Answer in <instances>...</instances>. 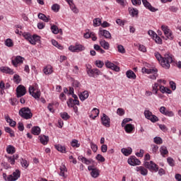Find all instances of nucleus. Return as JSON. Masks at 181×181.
Masks as SVG:
<instances>
[{"label": "nucleus", "mask_w": 181, "mask_h": 181, "mask_svg": "<svg viewBox=\"0 0 181 181\" xmlns=\"http://www.w3.org/2000/svg\"><path fill=\"white\" fill-rule=\"evenodd\" d=\"M21 177V171L19 170H16L13 174L6 175V173H3V179L5 181H16Z\"/></svg>", "instance_id": "nucleus-4"}, {"label": "nucleus", "mask_w": 181, "mask_h": 181, "mask_svg": "<svg viewBox=\"0 0 181 181\" xmlns=\"http://www.w3.org/2000/svg\"><path fill=\"white\" fill-rule=\"evenodd\" d=\"M159 111L163 115H165V117H175V113L173 111L167 110L165 106H161Z\"/></svg>", "instance_id": "nucleus-15"}, {"label": "nucleus", "mask_w": 181, "mask_h": 181, "mask_svg": "<svg viewBox=\"0 0 181 181\" xmlns=\"http://www.w3.org/2000/svg\"><path fill=\"white\" fill-rule=\"evenodd\" d=\"M42 71L45 76H50L53 74V66L52 65H47L44 66Z\"/></svg>", "instance_id": "nucleus-18"}, {"label": "nucleus", "mask_w": 181, "mask_h": 181, "mask_svg": "<svg viewBox=\"0 0 181 181\" xmlns=\"http://www.w3.org/2000/svg\"><path fill=\"white\" fill-rule=\"evenodd\" d=\"M40 127L36 126V127H33L32 128V134H33V135H39L40 134Z\"/></svg>", "instance_id": "nucleus-36"}, {"label": "nucleus", "mask_w": 181, "mask_h": 181, "mask_svg": "<svg viewBox=\"0 0 181 181\" xmlns=\"http://www.w3.org/2000/svg\"><path fill=\"white\" fill-rule=\"evenodd\" d=\"M51 30L54 35H57V33L59 32V28L54 25L51 26Z\"/></svg>", "instance_id": "nucleus-47"}, {"label": "nucleus", "mask_w": 181, "mask_h": 181, "mask_svg": "<svg viewBox=\"0 0 181 181\" xmlns=\"http://www.w3.org/2000/svg\"><path fill=\"white\" fill-rule=\"evenodd\" d=\"M70 8L71 9V11L74 12V13H78V8L76 7V6H74V4H70Z\"/></svg>", "instance_id": "nucleus-56"}, {"label": "nucleus", "mask_w": 181, "mask_h": 181, "mask_svg": "<svg viewBox=\"0 0 181 181\" xmlns=\"http://www.w3.org/2000/svg\"><path fill=\"white\" fill-rule=\"evenodd\" d=\"M6 158L10 165H15V161L19 158V156L16 154L11 156H6Z\"/></svg>", "instance_id": "nucleus-22"}, {"label": "nucleus", "mask_w": 181, "mask_h": 181, "mask_svg": "<svg viewBox=\"0 0 181 181\" xmlns=\"http://www.w3.org/2000/svg\"><path fill=\"white\" fill-rule=\"evenodd\" d=\"M100 45L105 49V50H108V49H110V44L105 40H101L100 41Z\"/></svg>", "instance_id": "nucleus-33"}, {"label": "nucleus", "mask_w": 181, "mask_h": 181, "mask_svg": "<svg viewBox=\"0 0 181 181\" xmlns=\"http://www.w3.org/2000/svg\"><path fill=\"white\" fill-rule=\"evenodd\" d=\"M124 127V131L127 133V134H131V132H132V131H134V125L131 124H126Z\"/></svg>", "instance_id": "nucleus-29"}, {"label": "nucleus", "mask_w": 181, "mask_h": 181, "mask_svg": "<svg viewBox=\"0 0 181 181\" xmlns=\"http://www.w3.org/2000/svg\"><path fill=\"white\" fill-rule=\"evenodd\" d=\"M167 162L170 166H175V160L172 157H168L167 158Z\"/></svg>", "instance_id": "nucleus-49"}, {"label": "nucleus", "mask_w": 181, "mask_h": 181, "mask_svg": "<svg viewBox=\"0 0 181 181\" xmlns=\"http://www.w3.org/2000/svg\"><path fill=\"white\" fill-rule=\"evenodd\" d=\"M29 93L35 100H39L40 98V90L36 89V87L30 86L28 89Z\"/></svg>", "instance_id": "nucleus-8"}, {"label": "nucleus", "mask_w": 181, "mask_h": 181, "mask_svg": "<svg viewBox=\"0 0 181 181\" xmlns=\"http://www.w3.org/2000/svg\"><path fill=\"white\" fill-rule=\"evenodd\" d=\"M156 43H158V45H160L162 43V39L160 38L159 36H158V34H156V36H154V38H153Z\"/></svg>", "instance_id": "nucleus-57"}, {"label": "nucleus", "mask_w": 181, "mask_h": 181, "mask_svg": "<svg viewBox=\"0 0 181 181\" xmlns=\"http://www.w3.org/2000/svg\"><path fill=\"white\" fill-rule=\"evenodd\" d=\"M5 119L8 124H9L10 127H15L16 125V122L13 121L9 115H6L5 116Z\"/></svg>", "instance_id": "nucleus-30"}, {"label": "nucleus", "mask_w": 181, "mask_h": 181, "mask_svg": "<svg viewBox=\"0 0 181 181\" xmlns=\"http://www.w3.org/2000/svg\"><path fill=\"white\" fill-rule=\"evenodd\" d=\"M13 78H14L15 83H16L17 84H19V83H21V79H20L19 75L15 74L13 76Z\"/></svg>", "instance_id": "nucleus-60"}, {"label": "nucleus", "mask_w": 181, "mask_h": 181, "mask_svg": "<svg viewBox=\"0 0 181 181\" xmlns=\"http://www.w3.org/2000/svg\"><path fill=\"white\" fill-rule=\"evenodd\" d=\"M0 71H1V73H5L6 74H14V71L13 69L8 67V66H1L0 67Z\"/></svg>", "instance_id": "nucleus-21"}, {"label": "nucleus", "mask_w": 181, "mask_h": 181, "mask_svg": "<svg viewBox=\"0 0 181 181\" xmlns=\"http://www.w3.org/2000/svg\"><path fill=\"white\" fill-rule=\"evenodd\" d=\"M78 95L81 101H86V100L88 98L90 94L88 93V90H85L83 92H81Z\"/></svg>", "instance_id": "nucleus-23"}, {"label": "nucleus", "mask_w": 181, "mask_h": 181, "mask_svg": "<svg viewBox=\"0 0 181 181\" xmlns=\"http://www.w3.org/2000/svg\"><path fill=\"white\" fill-rule=\"evenodd\" d=\"M161 30L167 39H169V40H173V32H172V30H170V28L168 25H161Z\"/></svg>", "instance_id": "nucleus-7"}, {"label": "nucleus", "mask_w": 181, "mask_h": 181, "mask_svg": "<svg viewBox=\"0 0 181 181\" xmlns=\"http://www.w3.org/2000/svg\"><path fill=\"white\" fill-rule=\"evenodd\" d=\"M175 179L177 181H181V175L180 174H175Z\"/></svg>", "instance_id": "nucleus-64"}, {"label": "nucleus", "mask_w": 181, "mask_h": 181, "mask_svg": "<svg viewBox=\"0 0 181 181\" xmlns=\"http://www.w3.org/2000/svg\"><path fill=\"white\" fill-rule=\"evenodd\" d=\"M68 49L72 53H80V52H84L86 50V47L78 43H76L75 45H70Z\"/></svg>", "instance_id": "nucleus-6"}, {"label": "nucleus", "mask_w": 181, "mask_h": 181, "mask_svg": "<svg viewBox=\"0 0 181 181\" xmlns=\"http://www.w3.org/2000/svg\"><path fill=\"white\" fill-rule=\"evenodd\" d=\"M106 67L107 69H110L111 70H113L114 71H119V66L114 64L112 62L107 61L105 63Z\"/></svg>", "instance_id": "nucleus-17"}, {"label": "nucleus", "mask_w": 181, "mask_h": 181, "mask_svg": "<svg viewBox=\"0 0 181 181\" xmlns=\"http://www.w3.org/2000/svg\"><path fill=\"white\" fill-rule=\"evenodd\" d=\"M122 153L124 155V156H129L131 153H132V148L128 147V148H122L121 149Z\"/></svg>", "instance_id": "nucleus-24"}, {"label": "nucleus", "mask_w": 181, "mask_h": 181, "mask_svg": "<svg viewBox=\"0 0 181 181\" xmlns=\"http://www.w3.org/2000/svg\"><path fill=\"white\" fill-rule=\"evenodd\" d=\"M160 91L162 93V94H165V93L167 94H172V90L163 86H160Z\"/></svg>", "instance_id": "nucleus-31"}, {"label": "nucleus", "mask_w": 181, "mask_h": 181, "mask_svg": "<svg viewBox=\"0 0 181 181\" xmlns=\"http://www.w3.org/2000/svg\"><path fill=\"white\" fill-rule=\"evenodd\" d=\"M151 146L153 153H156V152H158V149H159V146L156 144H152Z\"/></svg>", "instance_id": "nucleus-55"}, {"label": "nucleus", "mask_w": 181, "mask_h": 181, "mask_svg": "<svg viewBox=\"0 0 181 181\" xmlns=\"http://www.w3.org/2000/svg\"><path fill=\"white\" fill-rule=\"evenodd\" d=\"M142 73L146 74H152L148 76V78L151 80H156V77H158V69L156 68L149 69V68H142Z\"/></svg>", "instance_id": "nucleus-3"}, {"label": "nucleus", "mask_w": 181, "mask_h": 181, "mask_svg": "<svg viewBox=\"0 0 181 181\" xmlns=\"http://www.w3.org/2000/svg\"><path fill=\"white\" fill-rule=\"evenodd\" d=\"M154 56L164 69H169L170 67V63L173 62V57L169 54H166L164 57H162V55L159 52H155Z\"/></svg>", "instance_id": "nucleus-1"}, {"label": "nucleus", "mask_w": 181, "mask_h": 181, "mask_svg": "<svg viewBox=\"0 0 181 181\" xmlns=\"http://www.w3.org/2000/svg\"><path fill=\"white\" fill-rule=\"evenodd\" d=\"M117 115H120V117H122L124 114H125V111L122 108H118L117 110Z\"/></svg>", "instance_id": "nucleus-59"}, {"label": "nucleus", "mask_w": 181, "mask_h": 181, "mask_svg": "<svg viewBox=\"0 0 181 181\" xmlns=\"http://www.w3.org/2000/svg\"><path fill=\"white\" fill-rule=\"evenodd\" d=\"M144 165L151 172H158L159 170V166L153 163V161H146L144 163Z\"/></svg>", "instance_id": "nucleus-9"}, {"label": "nucleus", "mask_w": 181, "mask_h": 181, "mask_svg": "<svg viewBox=\"0 0 181 181\" xmlns=\"http://www.w3.org/2000/svg\"><path fill=\"white\" fill-rule=\"evenodd\" d=\"M5 45L7 47H13V41H12L11 38H8L5 41Z\"/></svg>", "instance_id": "nucleus-43"}, {"label": "nucleus", "mask_w": 181, "mask_h": 181, "mask_svg": "<svg viewBox=\"0 0 181 181\" xmlns=\"http://www.w3.org/2000/svg\"><path fill=\"white\" fill-rule=\"evenodd\" d=\"M19 115L22 117V118H24V119H30V118L33 117V114H32L29 107H22L19 110Z\"/></svg>", "instance_id": "nucleus-5"}, {"label": "nucleus", "mask_w": 181, "mask_h": 181, "mask_svg": "<svg viewBox=\"0 0 181 181\" xmlns=\"http://www.w3.org/2000/svg\"><path fill=\"white\" fill-rule=\"evenodd\" d=\"M117 50L119 53H122V54L125 53V48H124V46L121 45H117Z\"/></svg>", "instance_id": "nucleus-54"}, {"label": "nucleus", "mask_w": 181, "mask_h": 181, "mask_svg": "<svg viewBox=\"0 0 181 181\" xmlns=\"http://www.w3.org/2000/svg\"><path fill=\"white\" fill-rule=\"evenodd\" d=\"M39 139H40L41 144H42V145H47V142H49V136H45V135L39 136Z\"/></svg>", "instance_id": "nucleus-26"}, {"label": "nucleus", "mask_w": 181, "mask_h": 181, "mask_svg": "<svg viewBox=\"0 0 181 181\" xmlns=\"http://www.w3.org/2000/svg\"><path fill=\"white\" fill-rule=\"evenodd\" d=\"M90 148L93 152H97L98 147L93 143H90Z\"/></svg>", "instance_id": "nucleus-61"}, {"label": "nucleus", "mask_w": 181, "mask_h": 181, "mask_svg": "<svg viewBox=\"0 0 181 181\" xmlns=\"http://www.w3.org/2000/svg\"><path fill=\"white\" fill-rule=\"evenodd\" d=\"M158 87H159V83H155L153 86H152V91L153 93H154V94H158Z\"/></svg>", "instance_id": "nucleus-46"}, {"label": "nucleus", "mask_w": 181, "mask_h": 181, "mask_svg": "<svg viewBox=\"0 0 181 181\" xmlns=\"http://www.w3.org/2000/svg\"><path fill=\"white\" fill-rule=\"evenodd\" d=\"M95 65L97 66V67H98L99 69L103 68V66H104V62L101 61V60H96L95 61Z\"/></svg>", "instance_id": "nucleus-52"}, {"label": "nucleus", "mask_w": 181, "mask_h": 181, "mask_svg": "<svg viewBox=\"0 0 181 181\" xmlns=\"http://www.w3.org/2000/svg\"><path fill=\"white\" fill-rule=\"evenodd\" d=\"M21 165L22 168H25V169H26L29 166V162H28V160L22 158L21 160Z\"/></svg>", "instance_id": "nucleus-41"}, {"label": "nucleus", "mask_w": 181, "mask_h": 181, "mask_svg": "<svg viewBox=\"0 0 181 181\" xmlns=\"http://www.w3.org/2000/svg\"><path fill=\"white\" fill-rule=\"evenodd\" d=\"M141 1L146 9H148V11H151V12H156L157 9L152 6V5H151L147 0H141Z\"/></svg>", "instance_id": "nucleus-20"}, {"label": "nucleus", "mask_w": 181, "mask_h": 181, "mask_svg": "<svg viewBox=\"0 0 181 181\" xmlns=\"http://www.w3.org/2000/svg\"><path fill=\"white\" fill-rule=\"evenodd\" d=\"M90 175L92 177H98V175H100V173H98V170L95 168V170H93V171H91Z\"/></svg>", "instance_id": "nucleus-50"}, {"label": "nucleus", "mask_w": 181, "mask_h": 181, "mask_svg": "<svg viewBox=\"0 0 181 181\" xmlns=\"http://www.w3.org/2000/svg\"><path fill=\"white\" fill-rule=\"evenodd\" d=\"M127 163L131 166H136L141 165V161L134 156L129 158V159L127 160Z\"/></svg>", "instance_id": "nucleus-14"}, {"label": "nucleus", "mask_w": 181, "mask_h": 181, "mask_svg": "<svg viewBox=\"0 0 181 181\" xmlns=\"http://www.w3.org/2000/svg\"><path fill=\"white\" fill-rule=\"evenodd\" d=\"M129 14L131 15V16H136V15H138L139 12H138V9L136 8H129Z\"/></svg>", "instance_id": "nucleus-37"}, {"label": "nucleus", "mask_w": 181, "mask_h": 181, "mask_svg": "<svg viewBox=\"0 0 181 181\" xmlns=\"http://www.w3.org/2000/svg\"><path fill=\"white\" fill-rule=\"evenodd\" d=\"M71 146L72 148H80V143H78V140L73 139L71 142Z\"/></svg>", "instance_id": "nucleus-39"}, {"label": "nucleus", "mask_w": 181, "mask_h": 181, "mask_svg": "<svg viewBox=\"0 0 181 181\" xmlns=\"http://www.w3.org/2000/svg\"><path fill=\"white\" fill-rule=\"evenodd\" d=\"M73 98H69V100L66 102V104L69 108H73L74 107V103L73 102Z\"/></svg>", "instance_id": "nucleus-51"}, {"label": "nucleus", "mask_w": 181, "mask_h": 181, "mask_svg": "<svg viewBox=\"0 0 181 181\" xmlns=\"http://www.w3.org/2000/svg\"><path fill=\"white\" fill-rule=\"evenodd\" d=\"M52 43L53 46H54L55 47H57V49H59V50H63V46L59 44V42H57V41H56L55 40H52Z\"/></svg>", "instance_id": "nucleus-42"}, {"label": "nucleus", "mask_w": 181, "mask_h": 181, "mask_svg": "<svg viewBox=\"0 0 181 181\" xmlns=\"http://www.w3.org/2000/svg\"><path fill=\"white\" fill-rule=\"evenodd\" d=\"M51 9L53 12H59L60 11V5L54 4L52 6Z\"/></svg>", "instance_id": "nucleus-44"}, {"label": "nucleus", "mask_w": 181, "mask_h": 181, "mask_svg": "<svg viewBox=\"0 0 181 181\" xmlns=\"http://www.w3.org/2000/svg\"><path fill=\"white\" fill-rule=\"evenodd\" d=\"M87 74H88V76H89V77H93L94 76V69H88L87 71Z\"/></svg>", "instance_id": "nucleus-63"}, {"label": "nucleus", "mask_w": 181, "mask_h": 181, "mask_svg": "<svg viewBox=\"0 0 181 181\" xmlns=\"http://www.w3.org/2000/svg\"><path fill=\"white\" fill-rule=\"evenodd\" d=\"M61 117L62 119L67 120L70 118V116H69V114H67V112H63L61 113Z\"/></svg>", "instance_id": "nucleus-58"}, {"label": "nucleus", "mask_w": 181, "mask_h": 181, "mask_svg": "<svg viewBox=\"0 0 181 181\" xmlns=\"http://www.w3.org/2000/svg\"><path fill=\"white\" fill-rule=\"evenodd\" d=\"M54 148L57 149L59 152H61L62 153H66V147L60 144H57L54 146Z\"/></svg>", "instance_id": "nucleus-35"}, {"label": "nucleus", "mask_w": 181, "mask_h": 181, "mask_svg": "<svg viewBox=\"0 0 181 181\" xmlns=\"http://www.w3.org/2000/svg\"><path fill=\"white\" fill-rule=\"evenodd\" d=\"M6 152L7 153H9V155H13L16 151L15 150V147L12 145H9L6 148Z\"/></svg>", "instance_id": "nucleus-34"}, {"label": "nucleus", "mask_w": 181, "mask_h": 181, "mask_svg": "<svg viewBox=\"0 0 181 181\" xmlns=\"http://www.w3.org/2000/svg\"><path fill=\"white\" fill-rule=\"evenodd\" d=\"M101 20L100 18L93 19V26L94 28H98V26H100Z\"/></svg>", "instance_id": "nucleus-45"}, {"label": "nucleus", "mask_w": 181, "mask_h": 181, "mask_svg": "<svg viewBox=\"0 0 181 181\" xmlns=\"http://www.w3.org/2000/svg\"><path fill=\"white\" fill-rule=\"evenodd\" d=\"M126 76L127 78H130L132 80H135L136 78V75L132 70H129L126 72Z\"/></svg>", "instance_id": "nucleus-28"}, {"label": "nucleus", "mask_w": 181, "mask_h": 181, "mask_svg": "<svg viewBox=\"0 0 181 181\" xmlns=\"http://www.w3.org/2000/svg\"><path fill=\"white\" fill-rule=\"evenodd\" d=\"M98 36L99 37H103V36H104L105 39H111V33H109L108 30H103L102 28L99 29Z\"/></svg>", "instance_id": "nucleus-16"}, {"label": "nucleus", "mask_w": 181, "mask_h": 181, "mask_svg": "<svg viewBox=\"0 0 181 181\" xmlns=\"http://www.w3.org/2000/svg\"><path fill=\"white\" fill-rule=\"evenodd\" d=\"M6 132H8V134H10V136H15V134L13 133V131H12V129L10 127H5Z\"/></svg>", "instance_id": "nucleus-53"}, {"label": "nucleus", "mask_w": 181, "mask_h": 181, "mask_svg": "<svg viewBox=\"0 0 181 181\" xmlns=\"http://www.w3.org/2000/svg\"><path fill=\"white\" fill-rule=\"evenodd\" d=\"M25 62V58L21 56H16L14 59L11 60V63L14 67H18V64H23Z\"/></svg>", "instance_id": "nucleus-13"}, {"label": "nucleus", "mask_w": 181, "mask_h": 181, "mask_svg": "<svg viewBox=\"0 0 181 181\" xmlns=\"http://www.w3.org/2000/svg\"><path fill=\"white\" fill-rule=\"evenodd\" d=\"M66 172H67V168H66V165H62L60 166V173L59 175L62 176V177H66Z\"/></svg>", "instance_id": "nucleus-32"}, {"label": "nucleus", "mask_w": 181, "mask_h": 181, "mask_svg": "<svg viewBox=\"0 0 181 181\" xmlns=\"http://www.w3.org/2000/svg\"><path fill=\"white\" fill-rule=\"evenodd\" d=\"M95 160H98V162H105V158L101 154H98L95 157Z\"/></svg>", "instance_id": "nucleus-48"}, {"label": "nucleus", "mask_w": 181, "mask_h": 181, "mask_svg": "<svg viewBox=\"0 0 181 181\" xmlns=\"http://www.w3.org/2000/svg\"><path fill=\"white\" fill-rule=\"evenodd\" d=\"M38 18L41 19V21H43L44 22H49V17H47L46 15L42 13L38 14Z\"/></svg>", "instance_id": "nucleus-38"}, {"label": "nucleus", "mask_w": 181, "mask_h": 181, "mask_svg": "<svg viewBox=\"0 0 181 181\" xmlns=\"http://www.w3.org/2000/svg\"><path fill=\"white\" fill-rule=\"evenodd\" d=\"M144 116L146 119H149L151 122H158V121H159V118H158L156 115L152 114V112L150 110H145Z\"/></svg>", "instance_id": "nucleus-10"}, {"label": "nucleus", "mask_w": 181, "mask_h": 181, "mask_svg": "<svg viewBox=\"0 0 181 181\" xmlns=\"http://www.w3.org/2000/svg\"><path fill=\"white\" fill-rule=\"evenodd\" d=\"M26 94V88L23 86V85H19L16 88V96L18 98H21V97H23Z\"/></svg>", "instance_id": "nucleus-12"}, {"label": "nucleus", "mask_w": 181, "mask_h": 181, "mask_svg": "<svg viewBox=\"0 0 181 181\" xmlns=\"http://www.w3.org/2000/svg\"><path fill=\"white\" fill-rule=\"evenodd\" d=\"M139 50L140 52H143V53H145L146 52V47H145V45H140L139 46Z\"/></svg>", "instance_id": "nucleus-62"}, {"label": "nucleus", "mask_w": 181, "mask_h": 181, "mask_svg": "<svg viewBox=\"0 0 181 181\" xmlns=\"http://www.w3.org/2000/svg\"><path fill=\"white\" fill-rule=\"evenodd\" d=\"M160 153L163 158H165V156L169 153V151H168V147H166L165 146H161L160 148Z\"/></svg>", "instance_id": "nucleus-25"}, {"label": "nucleus", "mask_w": 181, "mask_h": 181, "mask_svg": "<svg viewBox=\"0 0 181 181\" xmlns=\"http://www.w3.org/2000/svg\"><path fill=\"white\" fill-rule=\"evenodd\" d=\"M98 115H100V110L94 107L92 110V113L90 115V118H93V119H95Z\"/></svg>", "instance_id": "nucleus-27"}, {"label": "nucleus", "mask_w": 181, "mask_h": 181, "mask_svg": "<svg viewBox=\"0 0 181 181\" xmlns=\"http://www.w3.org/2000/svg\"><path fill=\"white\" fill-rule=\"evenodd\" d=\"M154 144H156L157 145H161V144H163V140H162V138L159 136H156L153 139Z\"/></svg>", "instance_id": "nucleus-40"}, {"label": "nucleus", "mask_w": 181, "mask_h": 181, "mask_svg": "<svg viewBox=\"0 0 181 181\" xmlns=\"http://www.w3.org/2000/svg\"><path fill=\"white\" fill-rule=\"evenodd\" d=\"M23 37L28 40L31 45H36V43H40V36L39 35H31L30 33H23Z\"/></svg>", "instance_id": "nucleus-2"}, {"label": "nucleus", "mask_w": 181, "mask_h": 181, "mask_svg": "<svg viewBox=\"0 0 181 181\" xmlns=\"http://www.w3.org/2000/svg\"><path fill=\"white\" fill-rule=\"evenodd\" d=\"M135 170L140 175H142V176H146V175H148V170L144 166L136 167Z\"/></svg>", "instance_id": "nucleus-19"}, {"label": "nucleus", "mask_w": 181, "mask_h": 181, "mask_svg": "<svg viewBox=\"0 0 181 181\" xmlns=\"http://www.w3.org/2000/svg\"><path fill=\"white\" fill-rule=\"evenodd\" d=\"M101 123L104 127H106V128H110V124H111V119L110 117L105 115V113H103L101 118Z\"/></svg>", "instance_id": "nucleus-11"}]
</instances>
